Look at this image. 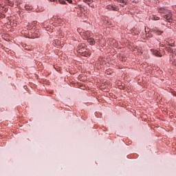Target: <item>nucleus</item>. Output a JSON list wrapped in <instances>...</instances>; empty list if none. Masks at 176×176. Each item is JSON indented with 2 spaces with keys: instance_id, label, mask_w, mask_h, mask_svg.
Masks as SVG:
<instances>
[{
  "instance_id": "13",
  "label": "nucleus",
  "mask_w": 176,
  "mask_h": 176,
  "mask_svg": "<svg viewBox=\"0 0 176 176\" xmlns=\"http://www.w3.org/2000/svg\"><path fill=\"white\" fill-rule=\"evenodd\" d=\"M1 17H5V15L4 14H0V18Z\"/></svg>"
},
{
  "instance_id": "15",
  "label": "nucleus",
  "mask_w": 176,
  "mask_h": 176,
  "mask_svg": "<svg viewBox=\"0 0 176 176\" xmlns=\"http://www.w3.org/2000/svg\"><path fill=\"white\" fill-rule=\"evenodd\" d=\"M131 1V2H135V0H130Z\"/></svg>"
},
{
  "instance_id": "14",
  "label": "nucleus",
  "mask_w": 176,
  "mask_h": 176,
  "mask_svg": "<svg viewBox=\"0 0 176 176\" xmlns=\"http://www.w3.org/2000/svg\"><path fill=\"white\" fill-rule=\"evenodd\" d=\"M51 2H56V0H50Z\"/></svg>"
},
{
  "instance_id": "2",
  "label": "nucleus",
  "mask_w": 176,
  "mask_h": 176,
  "mask_svg": "<svg viewBox=\"0 0 176 176\" xmlns=\"http://www.w3.org/2000/svg\"><path fill=\"white\" fill-rule=\"evenodd\" d=\"M153 54H154V56H156L157 57H162V54H160L159 51L156 50L153 51Z\"/></svg>"
},
{
  "instance_id": "5",
  "label": "nucleus",
  "mask_w": 176,
  "mask_h": 176,
  "mask_svg": "<svg viewBox=\"0 0 176 176\" xmlns=\"http://www.w3.org/2000/svg\"><path fill=\"white\" fill-rule=\"evenodd\" d=\"M116 2H118V3H126V1L124 0H116Z\"/></svg>"
},
{
  "instance_id": "10",
  "label": "nucleus",
  "mask_w": 176,
  "mask_h": 176,
  "mask_svg": "<svg viewBox=\"0 0 176 176\" xmlns=\"http://www.w3.org/2000/svg\"><path fill=\"white\" fill-rule=\"evenodd\" d=\"M151 36H151V34H150L149 33H148V34H146V38H151Z\"/></svg>"
},
{
  "instance_id": "7",
  "label": "nucleus",
  "mask_w": 176,
  "mask_h": 176,
  "mask_svg": "<svg viewBox=\"0 0 176 176\" xmlns=\"http://www.w3.org/2000/svg\"><path fill=\"white\" fill-rule=\"evenodd\" d=\"M153 32H155L156 34H162L163 32L157 30H153Z\"/></svg>"
},
{
  "instance_id": "6",
  "label": "nucleus",
  "mask_w": 176,
  "mask_h": 176,
  "mask_svg": "<svg viewBox=\"0 0 176 176\" xmlns=\"http://www.w3.org/2000/svg\"><path fill=\"white\" fill-rule=\"evenodd\" d=\"M166 10L164 8L159 9V13H166Z\"/></svg>"
},
{
  "instance_id": "9",
  "label": "nucleus",
  "mask_w": 176,
  "mask_h": 176,
  "mask_svg": "<svg viewBox=\"0 0 176 176\" xmlns=\"http://www.w3.org/2000/svg\"><path fill=\"white\" fill-rule=\"evenodd\" d=\"M59 3L64 5L65 3V1L64 0H59Z\"/></svg>"
},
{
  "instance_id": "12",
  "label": "nucleus",
  "mask_w": 176,
  "mask_h": 176,
  "mask_svg": "<svg viewBox=\"0 0 176 176\" xmlns=\"http://www.w3.org/2000/svg\"><path fill=\"white\" fill-rule=\"evenodd\" d=\"M69 3H72V0H66Z\"/></svg>"
},
{
  "instance_id": "16",
  "label": "nucleus",
  "mask_w": 176,
  "mask_h": 176,
  "mask_svg": "<svg viewBox=\"0 0 176 176\" xmlns=\"http://www.w3.org/2000/svg\"><path fill=\"white\" fill-rule=\"evenodd\" d=\"M82 56H86L85 54H82Z\"/></svg>"
},
{
  "instance_id": "4",
  "label": "nucleus",
  "mask_w": 176,
  "mask_h": 176,
  "mask_svg": "<svg viewBox=\"0 0 176 176\" xmlns=\"http://www.w3.org/2000/svg\"><path fill=\"white\" fill-rule=\"evenodd\" d=\"M160 18L159 16H156L155 15L151 16V20H160Z\"/></svg>"
},
{
  "instance_id": "8",
  "label": "nucleus",
  "mask_w": 176,
  "mask_h": 176,
  "mask_svg": "<svg viewBox=\"0 0 176 176\" xmlns=\"http://www.w3.org/2000/svg\"><path fill=\"white\" fill-rule=\"evenodd\" d=\"M8 3L10 6H13V2L12 1V0H8Z\"/></svg>"
},
{
  "instance_id": "3",
  "label": "nucleus",
  "mask_w": 176,
  "mask_h": 176,
  "mask_svg": "<svg viewBox=\"0 0 176 176\" xmlns=\"http://www.w3.org/2000/svg\"><path fill=\"white\" fill-rule=\"evenodd\" d=\"M87 41H88V43H89V44H91V45H94V39H93V38H89V39L87 40Z\"/></svg>"
},
{
  "instance_id": "11",
  "label": "nucleus",
  "mask_w": 176,
  "mask_h": 176,
  "mask_svg": "<svg viewBox=\"0 0 176 176\" xmlns=\"http://www.w3.org/2000/svg\"><path fill=\"white\" fill-rule=\"evenodd\" d=\"M111 8H110L111 10H118L115 7L111 6Z\"/></svg>"
},
{
  "instance_id": "17",
  "label": "nucleus",
  "mask_w": 176,
  "mask_h": 176,
  "mask_svg": "<svg viewBox=\"0 0 176 176\" xmlns=\"http://www.w3.org/2000/svg\"><path fill=\"white\" fill-rule=\"evenodd\" d=\"M84 1H87V0H84Z\"/></svg>"
},
{
  "instance_id": "1",
  "label": "nucleus",
  "mask_w": 176,
  "mask_h": 176,
  "mask_svg": "<svg viewBox=\"0 0 176 176\" xmlns=\"http://www.w3.org/2000/svg\"><path fill=\"white\" fill-rule=\"evenodd\" d=\"M164 19L168 21V23H171L173 21V19L171 18V14H168L164 16Z\"/></svg>"
}]
</instances>
